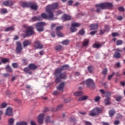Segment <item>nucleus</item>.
Segmentation results:
<instances>
[{
  "label": "nucleus",
  "mask_w": 125,
  "mask_h": 125,
  "mask_svg": "<svg viewBox=\"0 0 125 125\" xmlns=\"http://www.w3.org/2000/svg\"><path fill=\"white\" fill-rule=\"evenodd\" d=\"M96 7H98L96 10V12H100V8L101 9H106V8L113 7V4L110 2L101 3L96 4Z\"/></svg>",
  "instance_id": "nucleus-1"
},
{
  "label": "nucleus",
  "mask_w": 125,
  "mask_h": 125,
  "mask_svg": "<svg viewBox=\"0 0 125 125\" xmlns=\"http://www.w3.org/2000/svg\"><path fill=\"white\" fill-rule=\"evenodd\" d=\"M46 12L47 14L43 13L41 14V17L44 19H48V20H54V14L52 11L46 8Z\"/></svg>",
  "instance_id": "nucleus-2"
},
{
  "label": "nucleus",
  "mask_w": 125,
  "mask_h": 125,
  "mask_svg": "<svg viewBox=\"0 0 125 125\" xmlns=\"http://www.w3.org/2000/svg\"><path fill=\"white\" fill-rule=\"evenodd\" d=\"M102 108L99 107H96L93 109L89 113V116L91 117H95V116H98L100 113H102Z\"/></svg>",
  "instance_id": "nucleus-3"
},
{
  "label": "nucleus",
  "mask_w": 125,
  "mask_h": 125,
  "mask_svg": "<svg viewBox=\"0 0 125 125\" xmlns=\"http://www.w3.org/2000/svg\"><path fill=\"white\" fill-rule=\"evenodd\" d=\"M46 24L45 22H39L36 23V28L38 32H42L44 28L43 26H45Z\"/></svg>",
  "instance_id": "nucleus-4"
},
{
  "label": "nucleus",
  "mask_w": 125,
  "mask_h": 125,
  "mask_svg": "<svg viewBox=\"0 0 125 125\" xmlns=\"http://www.w3.org/2000/svg\"><path fill=\"white\" fill-rule=\"evenodd\" d=\"M82 83L83 84H86L87 87H89L90 88H93L95 86L94 82L90 79L86 80V81H83Z\"/></svg>",
  "instance_id": "nucleus-5"
},
{
  "label": "nucleus",
  "mask_w": 125,
  "mask_h": 125,
  "mask_svg": "<svg viewBox=\"0 0 125 125\" xmlns=\"http://www.w3.org/2000/svg\"><path fill=\"white\" fill-rule=\"evenodd\" d=\"M46 8L47 9H49L50 11H52L53 9H59V3H58V2H55L48 5Z\"/></svg>",
  "instance_id": "nucleus-6"
},
{
  "label": "nucleus",
  "mask_w": 125,
  "mask_h": 125,
  "mask_svg": "<svg viewBox=\"0 0 125 125\" xmlns=\"http://www.w3.org/2000/svg\"><path fill=\"white\" fill-rule=\"evenodd\" d=\"M16 46L17 47L16 48V50L17 54H21L23 49V47H22V44H21V42H16Z\"/></svg>",
  "instance_id": "nucleus-7"
},
{
  "label": "nucleus",
  "mask_w": 125,
  "mask_h": 125,
  "mask_svg": "<svg viewBox=\"0 0 125 125\" xmlns=\"http://www.w3.org/2000/svg\"><path fill=\"white\" fill-rule=\"evenodd\" d=\"M34 34H35L34 27L33 26H28L25 31L26 36H32V35H34Z\"/></svg>",
  "instance_id": "nucleus-8"
},
{
  "label": "nucleus",
  "mask_w": 125,
  "mask_h": 125,
  "mask_svg": "<svg viewBox=\"0 0 125 125\" xmlns=\"http://www.w3.org/2000/svg\"><path fill=\"white\" fill-rule=\"evenodd\" d=\"M54 75L55 77H59L61 79H65L67 78V76H66L65 73H61V72H56V70L55 71V73H54Z\"/></svg>",
  "instance_id": "nucleus-9"
},
{
  "label": "nucleus",
  "mask_w": 125,
  "mask_h": 125,
  "mask_svg": "<svg viewBox=\"0 0 125 125\" xmlns=\"http://www.w3.org/2000/svg\"><path fill=\"white\" fill-rule=\"evenodd\" d=\"M13 109L11 107H8L6 109L5 113V116H8L9 117H12L13 116Z\"/></svg>",
  "instance_id": "nucleus-10"
},
{
  "label": "nucleus",
  "mask_w": 125,
  "mask_h": 125,
  "mask_svg": "<svg viewBox=\"0 0 125 125\" xmlns=\"http://www.w3.org/2000/svg\"><path fill=\"white\" fill-rule=\"evenodd\" d=\"M44 119V113H41L39 115L38 117V123L40 125L43 124V120Z\"/></svg>",
  "instance_id": "nucleus-11"
},
{
  "label": "nucleus",
  "mask_w": 125,
  "mask_h": 125,
  "mask_svg": "<svg viewBox=\"0 0 125 125\" xmlns=\"http://www.w3.org/2000/svg\"><path fill=\"white\" fill-rule=\"evenodd\" d=\"M67 69H69V65L65 64L64 65L62 66L61 67H59V68L57 69L56 73H61L63 70H67Z\"/></svg>",
  "instance_id": "nucleus-12"
},
{
  "label": "nucleus",
  "mask_w": 125,
  "mask_h": 125,
  "mask_svg": "<svg viewBox=\"0 0 125 125\" xmlns=\"http://www.w3.org/2000/svg\"><path fill=\"white\" fill-rule=\"evenodd\" d=\"M100 91L101 92V93H102V94H104L106 98H111V92H110L109 91H104V89H101L100 90Z\"/></svg>",
  "instance_id": "nucleus-13"
},
{
  "label": "nucleus",
  "mask_w": 125,
  "mask_h": 125,
  "mask_svg": "<svg viewBox=\"0 0 125 125\" xmlns=\"http://www.w3.org/2000/svg\"><path fill=\"white\" fill-rule=\"evenodd\" d=\"M34 47L37 49H42L43 48V45H42L39 41H36L35 42Z\"/></svg>",
  "instance_id": "nucleus-14"
},
{
  "label": "nucleus",
  "mask_w": 125,
  "mask_h": 125,
  "mask_svg": "<svg viewBox=\"0 0 125 125\" xmlns=\"http://www.w3.org/2000/svg\"><path fill=\"white\" fill-rule=\"evenodd\" d=\"M29 7L31 9H33V10H38V5H37V3L35 2H30Z\"/></svg>",
  "instance_id": "nucleus-15"
},
{
  "label": "nucleus",
  "mask_w": 125,
  "mask_h": 125,
  "mask_svg": "<svg viewBox=\"0 0 125 125\" xmlns=\"http://www.w3.org/2000/svg\"><path fill=\"white\" fill-rule=\"evenodd\" d=\"M3 5L5 6H12L13 5V2L11 0H8L3 2Z\"/></svg>",
  "instance_id": "nucleus-16"
},
{
  "label": "nucleus",
  "mask_w": 125,
  "mask_h": 125,
  "mask_svg": "<svg viewBox=\"0 0 125 125\" xmlns=\"http://www.w3.org/2000/svg\"><path fill=\"white\" fill-rule=\"evenodd\" d=\"M72 17L70 15H68L67 14H64L62 17V19L63 21H69L71 20Z\"/></svg>",
  "instance_id": "nucleus-17"
},
{
  "label": "nucleus",
  "mask_w": 125,
  "mask_h": 125,
  "mask_svg": "<svg viewBox=\"0 0 125 125\" xmlns=\"http://www.w3.org/2000/svg\"><path fill=\"white\" fill-rule=\"evenodd\" d=\"M23 71L29 75H32V74H33V71L31 70V68L29 66L28 67L24 68Z\"/></svg>",
  "instance_id": "nucleus-18"
},
{
  "label": "nucleus",
  "mask_w": 125,
  "mask_h": 125,
  "mask_svg": "<svg viewBox=\"0 0 125 125\" xmlns=\"http://www.w3.org/2000/svg\"><path fill=\"white\" fill-rule=\"evenodd\" d=\"M64 85L65 83L63 82L61 83L57 88L58 90H61L62 91H63Z\"/></svg>",
  "instance_id": "nucleus-19"
},
{
  "label": "nucleus",
  "mask_w": 125,
  "mask_h": 125,
  "mask_svg": "<svg viewBox=\"0 0 125 125\" xmlns=\"http://www.w3.org/2000/svg\"><path fill=\"white\" fill-rule=\"evenodd\" d=\"M28 67L30 68V69L32 70H33L34 71V70H36V69H38V66L35 64V63H30L28 65Z\"/></svg>",
  "instance_id": "nucleus-20"
},
{
  "label": "nucleus",
  "mask_w": 125,
  "mask_h": 125,
  "mask_svg": "<svg viewBox=\"0 0 125 125\" xmlns=\"http://www.w3.org/2000/svg\"><path fill=\"white\" fill-rule=\"evenodd\" d=\"M31 43H32V42L30 40H25L23 42V46L24 47H26L28 45H31Z\"/></svg>",
  "instance_id": "nucleus-21"
},
{
  "label": "nucleus",
  "mask_w": 125,
  "mask_h": 125,
  "mask_svg": "<svg viewBox=\"0 0 125 125\" xmlns=\"http://www.w3.org/2000/svg\"><path fill=\"white\" fill-rule=\"evenodd\" d=\"M90 28L91 30H96V29H97V28H98V24H91L90 26Z\"/></svg>",
  "instance_id": "nucleus-22"
},
{
  "label": "nucleus",
  "mask_w": 125,
  "mask_h": 125,
  "mask_svg": "<svg viewBox=\"0 0 125 125\" xmlns=\"http://www.w3.org/2000/svg\"><path fill=\"white\" fill-rule=\"evenodd\" d=\"M110 100H111V98H106L104 99V104L106 105V106L108 105H110V104H111V102H110Z\"/></svg>",
  "instance_id": "nucleus-23"
},
{
  "label": "nucleus",
  "mask_w": 125,
  "mask_h": 125,
  "mask_svg": "<svg viewBox=\"0 0 125 125\" xmlns=\"http://www.w3.org/2000/svg\"><path fill=\"white\" fill-rule=\"evenodd\" d=\"M113 57L117 59L121 58V53H120L119 52H115L113 55Z\"/></svg>",
  "instance_id": "nucleus-24"
},
{
  "label": "nucleus",
  "mask_w": 125,
  "mask_h": 125,
  "mask_svg": "<svg viewBox=\"0 0 125 125\" xmlns=\"http://www.w3.org/2000/svg\"><path fill=\"white\" fill-rule=\"evenodd\" d=\"M88 98V96H83L81 98H80L78 99V101H84V100H86Z\"/></svg>",
  "instance_id": "nucleus-25"
},
{
  "label": "nucleus",
  "mask_w": 125,
  "mask_h": 125,
  "mask_svg": "<svg viewBox=\"0 0 125 125\" xmlns=\"http://www.w3.org/2000/svg\"><path fill=\"white\" fill-rule=\"evenodd\" d=\"M83 95V91H77L74 93L75 96H82V95Z\"/></svg>",
  "instance_id": "nucleus-26"
},
{
  "label": "nucleus",
  "mask_w": 125,
  "mask_h": 125,
  "mask_svg": "<svg viewBox=\"0 0 125 125\" xmlns=\"http://www.w3.org/2000/svg\"><path fill=\"white\" fill-rule=\"evenodd\" d=\"M14 122H15L14 118H11L9 119L8 121V125H14Z\"/></svg>",
  "instance_id": "nucleus-27"
},
{
  "label": "nucleus",
  "mask_w": 125,
  "mask_h": 125,
  "mask_svg": "<svg viewBox=\"0 0 125 125\" xmlns=\"http://www.w3.org/2000/svg\"><path fill=\"white\" fill-rule=\"evenodd\" d=\"M89 42V41L87 39H85L83 40V46H87L88 45V43Z\"/></svg>",
  "instance_id": "nucleus-28"
},
{
  "label": "nucleus",
  "mask_w": 125,
  "mask_h": 125,
  "mask_svg": "<svg viewBox=\"0 0 125 125\" xmlns=\"http://www.w3.org/2000/svg\"><path fill=\"white\" fill-rule=\"evenodd\" d=\"M115 114H116V111L114 109H111L109 111V115L111 117H113Z\"/></svg>",
  "instance_id": "nucleus-29"
},
{
  "label": "nucleus",
  "mask_w": 125,
  "mask_h": 125,
  "mask_svg": "<svg viewBox=\"0 0 125 125\" xmlns=\"http://www.w3.org/2000/svg\"><path fill=\"white\" fill-rule=\"evenodd\" d=\"M14 27L13 26H10L5 29L4 32H9V31H14Z\"/></svg>",
  "instance_id": "nucleus-30"
},
{
  "label": "nucleus",
  "mask_w": 125,
  "mask_h": 125,
  "mask_svg": "<svg viewBox=\"0 0 125 125\" xmlns=\"http://www.w3.org/2000/svg\"><path fill=\"white\" fill-rule=\"evenodd\" d=\"M102 46V44H98L97 43H95L93 45V48H100Z\"/></svg>",
  "instance_id": "nucleus-31"
},
{
  "label": "nucleus",
  "mask_w": 125,
  "mask_h": 125,
  "mask_svg": "<svg viewBox=\"0 0 125 125\" xmlns=\"http://www.w3.org/2000/svg\"><path fill=\"white\" fill-rule=\"evenodd\" d=\"M22 7H30V2H22L21 4Z\"/></svg>",
  "instance_id": "nucleus-32"
},
{
  "label": "nucleus",
  "mask_w": 125,
  "mask_h": 125,
  "mask_svg": "<svg viewBox=\"0 0 125 125\" xmlns=\"http://www.w3.org/2000/svg\"><path fill=\"white\" fill-rule=\"evenodd\" d=\"M28 123L26 122L22 121L21 122H17L16 125H27Z\"/></svg>",
  "instance_id": "nucleus-33"
},
{
  "label": "nucleus",
  "mask_w": 125,
  "mask_h": 125,
  "mask_svg": "<svg viewBox=\"0 0 125 125\" xmlns=\"http://www.w3.org/2000/svg\"><path fill=\"white\" fill-rule=\"evenodd\" d=\"M45 122L46 123V124H49V123H50L51 121H50V117L47 116L45 117Z\"/></svg>",
  "instance_id": "nucleus-34"
},
{
  "label": "nucleus",
  "mask_w": 125,
  "mask_h": 125,
  "mask_svg": "<svg viewBox=\"0 0 125 125\" xmlns=\"http://www.w3.org/2000/svg\"><path fill=\"white\" fill-rule=\"evenodd\" d=\"M6 69L7 70V72H9L10 73H12V68L10 67L9 65H6Z\"/></svg>",
  "instance_id": "nucleus-35"
},
{
  "label": "nucleus",
  "mask_w": 125,
  "mask_h": 125,
  "mask_svg": "<svg viewBox=\"0 0 125 125\" xmlns=\"http://www.w3.org/2000/svg\"><path fill=\"white\" fill-rule=\"evenodd\" d=\"M87 70L89 72L92 73L93 72V67L91 65L88 66Z\"/></svg>",
  "instance_id": "nucleus-36"
},
{
  "label": "nucleus",
  "mask_w": 125,
  "mask_h": 125,
  "mask_svg": "<svg viewBox=\"0 0 125 125\" xmlns=\"http://www.w3.org/2000/svg\"><path fill=\"white\" fill-rule=\"evenodd\" d=\"M56 79L55 80V82L56 83H60L61 81V79L59 76H56Z\"/></svg>",
  "instance_id": "nucleus-37"
},
{
  "label": "nucleus",
  "mask_w": 125,
  "mask_h": 125,
  "mask_svg": "<svg viewBox=\"0 0 125 125\" xmlns=\"http://www.w3.org/2000/svg\"><path fill=\"white\" fill-rule=\"evenodd\" d=\"M71 26H72V27H80V26H81V24L78 22H74L72 23Z\"/></svg>",
  "instance_id": "nucleus-38"
},
{
  "label": "nucleus",
  "mask_w": 125,
  "mask_h": 125,
  "mask_svg": "<svg viewBox=\"0 0 125 125\" xmlns=\"http://www.w3.org/2000/svg\"><path fill=\"white\" fill-rule=\"evenodd\" d=\"M57 36H58V37H64V35H63V33L60 32V31H57Z\"/></svg>",
  "instance_id": "nucleus-39"
},
{
  "label": "nucleus",
  "mask_w": 125,
  "mask_h": 125,
  "mask_svg": "<svg viewBox=\"0 0 125 125\" xmlns=\"http://www.w3.org/2000/svg\"><path fill=\"white\" fill-rule=\"evenodd\" d=\"M1 14H5V13H7V9L5 8H3L1 10Z\"/></svg>",
  "instance_id": "nucleus-40"
},
{
  "label": "nucleus",
  "mask_w": 125,
  "mask_h": 125,
  "mask_svg": "<svg viewBox=\"0 0 125 125\" xmlns=\"http://www.w3.org/2000/svg\"><path fill=\"white\" fill-rule=\"evenodd\" d=\"M70 30L72 33H74V32H76L77 31V28L75 27V26H71Z\"/></svg>",
  "instance_id": "nucleus-41"
},
{
  "label": "nucleus",
  "mask_w": 125,
  "mask_h": 125,
  "mask_svg": "<svg viewBox=\"0 0 125 125\" xmlns=\"http://www.w3.org/2000/svg\"><path fill=\"white\" fill-rule=\"evenodd\" d=\"M8 61H9V59H6V58L2 59L1 60L2 63H7V62H8Z\"/></svg>",
  "instance_id": "nucleus-42"
},
{
  "label": "nucleus",
  "mask_w": 125,
  "mask_h": 125,
  "mask_svg": "<svg viewBox=\"0 0 125 125\" xmlns=\"http://www.w3.org/2000/svg\"><path fill=\"white\" fill-rule=\"evenodd\" d=\"M85 33V32L84 31V30H83V29H81L79 32V34H80V35H81V36H83V35H84Z\"/></svg>",
  "instance_id": "nucleus-43"
},
{
  "label": "nucleus",
  "mask_w": 125,
  "mask_h": 125,
  "mask_svg": "<svg viewBox=\"0 0 125 125\" xmlns=\"http://www.w3.org/2000/svg\"><path fill=\"white\" fill-rule=\"evenodd\" d=\"M107 72H108V69H107L106 68H105L103 70L102 73H103V75H104L105 76V75H107Z\"/></svg>",
  "instance_id": "nucleus-44"
},
{
  "label": "nucleus",
  "mask_w": 125,
  "mask_h": 125,
  "mask_svg": "<svg viewBox=\"0 0 125 125\" xmlns=\"http://www.w3.org/2000/svg\"><path fill=\"white\" fill-rule=\"evenodd\" d=\"M123 41L122 40H118L117 42H116V44L117 45H121L122 44H123Z\"/></svg>",
  "instance_id": "nucleus-45"
},
{
  "label": "nucleus",
  "mask_w": 125,
  "mask_h": 125,
  "mask_svg": "<svg viewBox=\"0 0 125 125\" xmlns=\"http://www.w3.org/2000/svg\"><path fill=\"white\" fill-rule=\"evenodd\" d=\"M56 50H61L62 49V46L57 45L55 47Z\"/></svg>",
  "instance_id": "nucleus-46"
},
{
  "label": "nucleus",
  "mask_w": 125,
  "mask_h": 125,
  "mask_svg": "<svg viewBox=\"0 0 125 125\" xmlns=\"http://www.w3.org/2000/svg\"><path fill=\"white\" fill-rule=\"evenodd\" d=\"M12 66L13 68H18V63L16 62L13 63L12 64Z\"/></svg>",
  "instance_id": "nucleus-47"
},
{
  "label": "nucleus",
  "mask_w": 125,
  "mask_h": 125,
  "mask_svg": "<svg viewBox=\"0 0 125 125\" xmlns=\"http://www.w3.org/2000/svg\"><path fill=\"white\" fill-rule=\"evenodd\" d=\"M63 29V26H60L56 27V31H59Z\"/></svg>",
  "instance_id": "nucleus-48"
},
{
  "label": "nucleus",
  "mask_w": 125,
  "mask_h": 125,
  "mask_svg": "<svg viewBox=\"0 0 125 125\" xmlns=\"http://www.w3.org/2000/svg\"><path fill=\"white\" fill-rule=\"evenodd\" d=\"M115 75V72H113L111 75H109L108 76V81H110L112 78H113V76Z\"/></svg>",
  "instance_id": "nucleus-49"
},
{
  "label": "nucleus",
  "mask_w": 125,
  "mask_h": 125,
  "mask_svg": "<svg viewBox=\"0 0 125 125\" xmlns=\"http://www.w3.org/2000/svg\"><path fill=\"white\" fill-rule=\"evenodd\" d=\"M123 99V97L119 96L116 98V101H121Z\"/></svg>",
  "instance_id": "nucleus-50"
},
{
  "label": "nucleus",
  "mask_w": 125,
  "mask_h": 125,
  "mask_svg": "<svg viewBox=\"0 0 125 125\" xmlns=\"http://www.w3.org/2000/svg\"><path fill=\"white\" fill-rule=\"evenodd\" d=\"M73 2H74V1L72 0H69L67 2V5L71 6L72 4H73Z\"/></svg>",
  "instance_id": "nucleus-51"
},
{
  "label": "nucleus",
  "mask_w": 125,
  "mask_h": 125,
  "mask_svg": "<svg viewBox=\"0 0 125 125\" xmlns=\"http://www.w3.org/2000/svg\"><path fill=\"white\" fill-rule=\"evenodd\" d=\"M7 106V104L5 103H3L1 104V108H5Z\"/></svg>",
  "instance_id": "nucleus-52"
},
{
  "label": "nucleus",
  "mask_w": 125,
  "mask_h": 125,
  "mask_svg": "<svg viewBox=\"0 0 125 125\" xmlns=\"http://www.w3.org/2000/svg\"><path fill=\"white\" fill-rule=\"evenodd\" d=\"M22 62L23 63V65H27L28 64V61H27V59H23L22 60Z\"/></svg>",
  "instance_id": "nucleus-53"
},
{
  "label": "nucleus",
  "mask_w": 125,
  "mask_h": 125,
  "mask_svg": "<svg viewBox=\"0 0 125 125\" xmlns=\"http://www.w3.org/2000/svg\"><path fill=\"white\" fill-rule=\"evenodd\" d=\"M62 43V44H65V45H67V44H68V43H69V41L68 40H65L64 41H63Z\"/></svg>",
  "instance_id": "nucleus-54"
},
{
  "label": "nucleus",
  "mask_w": 125,
  "mask_h": 125,
  "mask_svg": "<svg viewBox=\"0 0 125 125\" xmlns=\"http://www.w3.org/2000/svg\"><path fill=\"white\" fill-rule=\"evenodd\" d=\"M111 35L112 37H118L119 36V33H117V32H114V33H112L111 34Z\"/></svg>",
  "instance_id": "nucleus-55"
},
{
  "label": "nucleus",
  "mask_w": 125,
  "mask_h": 125,
  "mask_svg": "<svg viewBox=\"0 0 125 125\" xmlns=\"http://www.w3.org/2000/svg\"><path fill=\"white\" fill-rule=\"evenodd\" d=\"M62 11L59 10L56 12V13L57 15H60V14H62Z\"/></svg>",
  "instance_id": "nucleus-56"
},
{
  "label": "nucleus",
  "mask_w": 125,
  "mask_h": 125,
  "mask_svg": "<svg viewBox=\"0 0 125 125\" xmlns=\"http://www.w3.org/2000/svg\"><path fill=\"white\" fill-rule=\"evenodd\" d=\"M61 108H62V105L60 104L57 107V108H56V110L59 111V110H60V109H61Z\"/></svg>",
  "instance_id": "nucleus-57"
},
{
  "label": "nucleus",
  "mask_w": 125,
  "mask_h": 125,
  "mask_svg": "<svg viewBox=\"0 0 125 125\" xmlns=\"http://www.w3.org/2000/svg\"><path fill=\"white\" fill-rule=\"evenodd\" d=\"M94 100L95 101V102H98V101H99V100H100V97L98 96L95 98Z\"/></svg>",
  "instance_id": "nucleus-58"
},
{
  "label": "nucleus",
  "mask_w": 125,
  "mask_h": 125,
  "mask_svg": "<svg viewBox=\"0 0 125 125\" xmlns=\"http://www.w3.org/2000/svg\"><path fill=\"white\" fill-rule=\"evenodd\" d=\"M123 116L120 114H118L116 116V119H122Z\"/></svg>",
  "instance_id": "nucleus-59"
},
{
  "label": "nucleus",
  "mask_w": 125,
  "mask_h": 125,
  "mask_svg": "<svg viewBox=\"0 0 125 125\" xmlns=\"http://www.w3.org/2000/svg\"><path fill=\"white\" fill-rule=\"evenodd\" d=\"M117 19L119 21H121V20H123V17L122 16H118L117 18Z\"/></svg>",
  "instance_id": "nucleus-60"
},
{
  "label": "nucleus",
  "mask_w": 125,
  "mask_h": 125,
  "mask_svg": "<svg viewBox=\"0 0 125 125\" xmlns=\"http://www.w3.org/2000/svg\"><path fill=\"white\" fill-rule=\"evenodd\" d=\"M116 66H117V67L118 68H121V62H118L116 63Z\"/></svg>",
  "instance_id": "nucleus-61"
},
{
  "label": "nucleus",
  "mask_w": 125,
  "mask_h": 125,
  "mask_svg": "<svg viewBox=\"0 0 125 125\" xmlns=\"http://www.w3.org/2000/svg\"><path fill=\"white\" fill-rule=\"evenodd\" d=\"M118 10H119V11H124L125 10V8L123 7H120L118 8Z\"/></svg>",
  "instance_id": "nucleus-62"
},
{
  "label": "nucleus",
  "mask_w": 125,
  "mask_h": 125,
  "mask_svg": "<svg viewBox=\"0 0 125 125\" xmlns=\"http://www.w3.org/2000/svg\"><path fill=\"white\" fill-rule=\"evenodd\" d=\"M85 125H92L91 124V123L88 122V121H84Z\"/></svg>",
  "instance_id": "nucleus-63"
},
{
  "label": "nucleus",
  "mask_w": 125,
  "mask_h": 125,
  "mask_svg": "<svg viewBox=\"0 0 125 125\" xmlns=\"http://www.w3.org/2000/svg\"><path fill=\"white\" fill-rule=\"evenodd\" d=\"M120 122L119 120H116L114 122L115 125H120Z\"/></svg>",
  "instance_id": "nucleus-64"
}]
</instances>
